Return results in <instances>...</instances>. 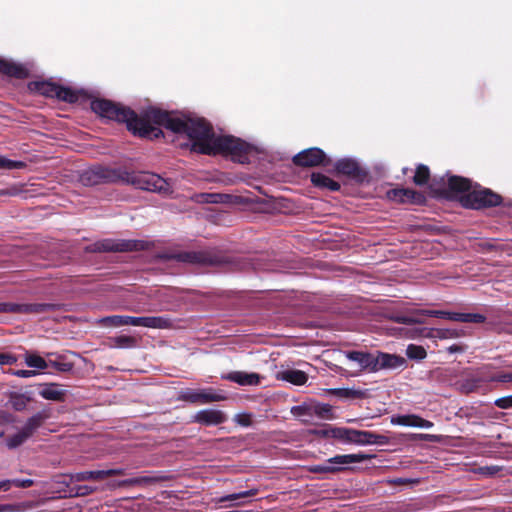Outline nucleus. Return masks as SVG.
<instances>
[{"label":"nucleus","mask_w":512,"mask_h":512,"mask_svg":"<svg viewBox=\"0 0 512 512\" xmlns=\"http://www.w3.org/2000/svg\"><path fill=\"white\" fill-rule=\"evenodd\" d=\"M24 166L25 163L22 161L10 160L0 155V169L13 170L23 168Z\"/></svg>","instance_id":"42"},{"label":"nucleus","mask_w":512,"mask_h":512,"mask_svg":"<svg viewBox=\"0 0 512 512\" xmlns=\"http://www.w3.org/2000/svg\"><path fill=\"white\" fill-rule=\"evenodd\" d=\"M0 72L15 78H25L27 70L19 64L0 58Z\"/></svg>","instance_id":"27"},{"label":"nucleus","mask_w":512,"mask_h":512,"mask_svg":"<svg viewBox=\"0 0 512 512\" xmlns=\"http://www.w3.org/2000/svg\"><path fill=\"white\" fill-rule=\"evenodd\" d=\"M238 423L242 426H249L251 424L250 416L249 415L240 416Z\"/></svg>","instance_id":"60"},{"label":"nucleus","mask_w":512,"mask_h":512,"mask_svg":"<svg viewBox=\"0 0 512 512\" xmlns=\"http://www.w3.org/2000/svg\"><path fill=\"white\" fill-rule=\"evenodd\" d=\"M40 395L49 400L61 399L62 391L56 385H48L42 388Z\"/></svg>","instance_id":"40"},{"label":"nucleus","mask_w":512,"mask_h":512,"mask_svg":"<svg viewBox=\"0 0 512 512\" xmlns=\"http://www.w3.org/2000/svg\"><path fill=\"white\" fill-rule=\"evenodd\" d=\"M481 473L487 476H493L496 475L498 472L501 471V467L499 466H485L480 468Z\"/></svg>","instance_id":"50"},{"label":"nucleus","mask_w":512,"mask_h":512,"mask_svg":"<svg viewBox=\"0 0 512 512\" xmlns=\"http://www.w3.org/2000/svg\"><path fill=\"white\" fill-rule=\"evenodd\" d=\"M411 336L412 337H416V336L428 337V336H430V330L428 328H416V329H414L413 334Z\"/></svg>","instance_id":"54"},{"label":"nucleus","mask_w":512,"mask_h":512,"mask_svg":"<svg viewBox=\"0 0 512 512\" xmlns=\"http://www.w3.org/2000/svg\"><path fill=\"white\" fill-rule=\"evenodd\" d=\"M205 200L207 202L216 203L218 202V198L222 197L221 194H205Z\"/></svg>","instance_id":"59"},{"label":"nucleus","mask_w":512,"mask_h":512,"mask_svg":"<svg viewBox=\"0 0 512 512\" xmlns=\"http://www.w3.org/2000/svg\"><path fill=\"white\" fill-rule=\"evenodd\" d=\"M426 315L429 317L443 318L450 320L452 317V312L443 311V310H427Z\"/></svg>","instance_id":"47"},{"label":"nucleus","mask_w":512,"mask_h":512,"mask_svg":"<svg viewBox=\"0 0 512 512\" xmlns=\"http://www.w3.org/2000/svg\"><path fill=\"white\" fill-rule=\"evenodd\" d=\"M83 362V358H81L78 354L66 351V374L67 373H75L74 367L79 366Z\"/></svg>","instance_id":"38"},{"label":"nucleus","mask_w":512,"mask_h":512,"mask_svg":"<svg viewBox=\"0 0 512 512\" xmlns=\"http://www.w3.org/2000/svg\"><path fill=\"white\" fill-rule=\"evenodd\" d=\"M310 410H311V408H309L307 406L299 405V406H294L292 408L291 412L296 416H302V415L311 414Z\"/></svg>","instance_id":"51"},{"label":"nucleus","mask_w":512,"mask_h":512,"mask_svg":"<svg viewBox=\"0 0 512 512\" xmlns=\"http://www.w3.org/2000/svg\"><path fill=\"white\" fill-rule=\"evenodd\" d=\"M450 320L463 323H484L486 317L479 313L452 312V317H450Z\"/></svg>","instance_id":"30"},{"label":"nucleus","mask_w":512,"mask_h":512,"mask_svg":"<svg viewBox=\"0 0 512 512\" xmlns=\"http://www.w3.org/2000/svg\"><path fill=\"white\" fill-rule=\"evenodd\" d=\"M170 259L191 265L220 267L228 270H238L242 267L239 258L213 249L180 251L171 254Z\"/></svg>","instance_id":"4"},{"label":"nucleus","mask_w":512,"mask_h":512,"mask_svg":"<svg viewBox=\"0 0 512 512\" xmlns=\"http://www.w3.org/2000/svg\"><path fill=\"white\" fill-rule=\"evenodd\" d=\"M184 134L191 140V150L204 155L230 156L241 164L249 162L253 146L232 135L215 137L213 127L203 118H188Z\"/></svg>","instance_id":"2"},{"label":"nucleus","mask_w":512,"mask_h":512,"mask_svg":"<svg viewBox=\"0 0 512 512\" xmlns=\"http://www.w3.org/2000/svg\"><path fill=\"white\" fill-rule=\"evenodd\" d=\"M494 405L500 409L512 408V395L500 397L494 401Z\"/></svg>","instance_id":"45"},{"label":"nucleus","mask_w":512,"mask_h":512,"mask_svg":"<svg viewBox=\"0 0 512 512\" xmlns=\"http://www.w3.org/2000/svg\"><path fill=\"white\" fill-rule=\"evenodd\" d=\"M463 335L464 331L462 329H438L436 331V336L440 339L458 338Z\"/></svg>","instance_id":"41"},{"label":"nucleus","mask_w":512,"mask_h":512,"mask_svg":"<svg viewBox=\"0 0 512 512\" xmlns=\"http://www.w3.org/2000/svg\"><path fill=\"white\" fill-rule=\"evenodd\" d=\"M466 349V346L462 345V344H453L449 347L446 348V351L450 354H453V353H462L464 352Z\"/></svg>","instance_id":"52"},{"label":"nucleus","mask_w":512,"mask_h":512,"mask_svg":"<svg viewBox=\"0 0 512 512\" xmlns=\"http://www.w3.org/2000/svg\"><path fill=\"white\" fill-rule=\"evenodd\" d=\"M122 469L98 470V471H85L74 475H70L71 479L76 480H102L109 476L122 475Z\"/></svg>","instance_id":"25"},{"label":"nucleus","mask_w":512,"mask_h":512,"mask_svg":"<svg viewBox=\"0 0 512 512\" xmlns=\"http://www.w3.org/2000/svg\"><path fill=\"white\" fill-rule=\"evenodd\" d=\"M406 360L404 357L377 351L375 353V372L383 369H396L405 367Z\"/></svg>","instance_id":"16"},{"label":"nucleus","mask_w":512,"mask_h":512,"mask_svg":"<svg viewBox=\"0 0 512 512\" xmlns=\"http://www.w3.org/2000/svg\"><path fill=\"white\" fill-rule=\"evenodd\" d=\"M426 309H419L414 310L408 314H399L392 317V320L399 324H406V325H412V324H423L424 323V317L426 315Z\"/></svg>","instance_id":"26"},{"label":"nucleus","mask_w":512,"mask_h":512,"mask_svg":"<svg viewBox=\"0 0 512 512\" xmlns=\"http://www.w3.org/2000/svg\"><path fill=\"white\" fill-rule=\"evenodd\" d=\"M433 422L429 421V420H426L422 417L419 416V423H418V427L420 428H431L433 427Z\"/></svg>","instance_id":"58"},{"label":"nucleus","mask_w":512,"mask_h":512,"mask_svg":"<svg viewBox=\"0 0 512 512\" xmlns=\"http://www.w3.org/2000/svg\"><path fill=\"white\" fill-rule=\"evenodd\" d=\"M88 100L89 97L83 90L76 91L66 86V103L84 102Z\"/></svg>","instance_id":"36"},{"label":"nucleus","mask_w":512,"mask_h":512,"mask_svg":"<svg viewBox=\"0 0 512 512\" xmlns=\"http://www.w3.org/2000/svg\"><path fill=\"white\" fill-rule=\"evenodd\" d=\"M346 357L355 362L359 371L375 372V354L365 351H348Z\"/></svg>","instance_id":"19"},{"label":"nucleus","mask_w":512,"mask_h":512,"mask_svg":"<svg viewBox=\"0 0 512 512\" xmlns=\"http://www.w3.org/2000/svg\"><path fill=\"white\" fill-rule=\"evenodd\" d=\"M389 441L387 436L376 434L371 431H362V443L361 445H367V444H378V445H385Z\"/></svg>","instance_id":"33"},{"label":"nucleus","mask_w":512,"mask_h":512,"mask_svg":"<svg viewBox=\"0 0 512 512\" xmlns=\"http://www.w3.org/2000/svg\"><path fill=\"white\" fill-rule=\"evenodd\" d=\"M109 346L112 348H135L138 346V339L134 336L119 335L109 338Z\"/></svg>","instance_id":"28"},{"label":"nucleus","mask_w":512,"mask_h":512,"mask_svg":"<svg viewBox=\"0 0 512 512\" xmlns=\"http://www.w3.org/2000/svg\"><path fill=\"white\" fill-rule=\"evenodd\" d=\"M148 248V243L143 240L133 239H103L86 247L88 252H132L143 251Z\"/></svg>","instance_id":"8"},{"label":"nucleus","mask_w":512,"mask_h":512,"mask_svg":"<svg viewBox=\"0 0 512 512\" xmlns=\"http://www.w3.org/2000/svg\"><path fill=\"white\" fill-rule=\"evenodd\" d=\"M28 88L30 91L46 97L64 99L62 96L64 88L49 81H33L28 84Z\"/></svg>","instance_id":"20"},{"label":"nucleus","mask_w":512,"mask_h":512,"mask_svg":"<svg viewBox=\"0 0 512 512\" xmlns=\"http://www.w3.org/2000/svg\"><path fill=\"white\" fill-rule=\"evenodd\" d=\"M99 323L113 327L132 325L154 329H165L171 326V319L164 316L134 317L128 315H112L101 318Z\"/></svg>","instance_id":"5"},{"label":"nucleus","mask_w":512,"mask_h":512,"mask_svg":"<svg viewBox=\"0 0 512 512\" xmlns=\"http://www.w3.org/2000/svg\"><path fill=\"white\" fill-rule=\"evenodd\" d=\"M222 379L237 383L240 386H256L260 384L261 376L257 373L233 371L222 375Z\"/></svg>","instance_id":"21"},{"label":"nucleus","mask_w":512,"mask_h":512,"mask_svg":"<svg viewBox=\"0 0 512 512\" xmlns=\"http://www.w3.org/2000/svg\"><path fill=\"white\" fill-rule=\"evenodd\" d=\"M406 355L412 360H423L427 356V352L423 346L409 344L406 349Z\"/></svg>","instance_id":"37"},{"label":"nucleus","mask_w":512,"mask_h":512,"mask_svg":"<svg viewBox=\"0 0 512 512\" xmlns=\"http://www.w3.org/2000/svg\"><path fill=\"white\" fill-rule=\"evenodd\" d=\"M476 387L477 385L474 382L468 381L467 383L463 384V388L466 392H472Z\"/></svg>","instance_id":"62"},{"label":"nucleus","mask_w":512,"mask_h":512,"mask_svg":"<svg viewBox=\"0 0 512 512\" xmlns=\"http://www.w3.org/2000/svg\"><path fill=\"white\" fill-rule=\"evenodd\" d=\"M372 458H375V455L364 453L339 454L327 459L324 464L309 466L308 471L314 474H335L349 470L346 465L363 462Z\"/></svg>","instance_id":"6"},{"label":"nucleus","mask_w":512,"mask_h":512,"mask_svg":"<svg viewBox=\"0 0 512 512\" xmlns=\"http://www.w3.org/2000/svg\"><path fill=\"white\" fill-rule=\"evenodd\" d=\"M42 422L43 416L40 414L29 418L25 425L18 432L7 438V446L13 449L23 444L41 426Z\"/></svg>","instance_id":"12"},{"label":"nucleus","mask_w":512,"mask_h":512,"mask_svg":"<svg viewBox=\"0 0 512 512\" xmlns=\"http://www.w3.org/2000/svg\"><path fill=\"white\" fill-rule=\"evenodd\" d=\"M82 489H85L86 490V487H80L79 490L75 493V495H84L86 492L85 491H81ZM65 493H66V497H73L74 494H73V489L69 488L68 485H66V490H65Z\"/></svg>","instance_id":"57"},{"label":"nucleus","mask_w":512,"mask_h":512,"mask_svg":"<svg viewBox=\"0 0 512 512\" xmlns=\"http://www.w3.org/2000/svg\"><path fill=\"white\" fill-rule=\"evenodd\" d=\"M14 407H15L16 409H19V408H20V403H14Z\"/></svg>","instance_id":"64"},{"label":"nucleus","mask_w":512,"mask_h":512,"mask_svg":"<svg viewBox=\"0 0 512 512\" xmlns=\"http://www.w3.org/2000/svg\"><path fill=\"white\" fill-rule=\"evenodd\" d=\"M15 375H17L19 377L28 378V377H32V376L36 375V372L33 370H18L15 372Z\"/></svg>","instance_id":"55"},{"label":"nucleus","mask_w":512,"mask_h":512,"mask_svg":"<svg viewBox=\"0 0 512 512\" xmlns=\"http://www.w3.org/2000/svg\"><path fill=\"white\" fill-rule=\"evenodd\" d=\"M226 421V414L221 410L216 409L200 410L193 417V422L205 426L220 425L225 423Z\"/></svg>","instance_id":"17"},{"label":"nucleus","mask_w":512,"mask_h":512,"mask_svg":"<svg viewBox=\"0 0 512 512\" xmlns=\"http://www.w3.org/2000/svg\"><path fill=\"white\" fill-rule=\"evenodd\" d=\"M16 362V357L9 353H0V365H11Z\"/></svg>","instance_id":"49"},{"label":"nucleus","mask_w":512,"mask_h":512,"mask_svg":"<svg viewBox=\"0 0 512 512\" xmlns=\"http://www.w3.org/2000/svg\"><path fill=\"white\" fill-rule=\"evenodd\" d=\"M362 431L346 427H335L331 435L333 439H337L343 443H353L361 445Z\"/></svg>","instance_id":"22"},{"label":"nucleus","mask_w":512,"mask_h":512,"mask_svg":"<svg viewBox=\"0 0 512 512\" xmlns=\"http://www.w3.org/2000/svg\"><path fill=\"white\" fill-rule=\"evenodd\" d=\"M53 308L54 305L46 303H0V313L42 314Z\"/></svg>","instance_id":"14"},{"label":"nucleus","mask_w":512,"mask_h":512,"mask_svg":"<svg viewBox=\"0 0 512 512\" xmlns=\"http://www.w3.org/2000/svg\"><path fill=\"white\" fill-rule=\"evenodd\" d=\"M334 428L335 427H327L325 429L316 431V434L324 438H332L331 432L334 431Z\"/></svg>","instance_id":"53"},{"label":"nucleus","mask_w":512,"mask_h":512,"mask_svg":"<svg viewBox=\"0 0 512 512\" xmlns=\"http://www.w3.org/2000/svg\"><path fill=\"white\" fill-rule=\"evenodd\" d=\"M491 382L508 383L512 382V372H501L490 377Z\"/></svg>","instance_id":"44"},{"label":"nucleus","mask_w":512,"mask_h":512,"mask_svg":"<svg viewBox=\"0 0 512 512\" xmlns=\"http://www.w3.org/2000/svg\"><path fill=\"white\" fill-rule=\"evenodd\" d=\"M93 182H122L135 186L138 189L169 194L172 192L170 184L155 173L144 171H128L121 168L97 166L91 169Z\"/></svg>","instance_id":"3"},{"label":"nucleus","mask_w":512,"mask_h":512,"mask_svg":"<svg viewBox=\"0 0 512 512\" xmlns=\"http://www.w3.org/2000/svg\"><path fill=\"white\" fill-rule=\"evenodd\" d=\"M312 413L317 417L322 419H334V409L333 406L327 403H318L312 407Z\"/></svg>","instance_id":"32"},{"label":"nucleus","mask_w":512,"mask_h":512,"mask_svg":"<svg viewBox=\"0 0 512 512\" xmlns=\"http://www.w3.org/2000/svg\"><path fill=\"white\" fill-rule=\"evenodd\" d=\"M418 439H421V440H433L435 438L434 435H430V434H418L416 435Z\"/></svg>","instance_id":"63"},{"label":"nucleus","mask_w":512,"mask_h":512,"mask_svg":"<svg viewBox=\"0 0 512 512\" xmlns=\"http://www.w3.org/2000/svg\"><path fill=\"white\" fill-rule=\"evenodd\" d=\"M178 399L191 404H208L223 401L226 397L217 393L212 388H206L198 390L187 389L181 392Z\"/></svg>","instance_id":"11"},{"label":"nucleus","mask_w":512,"mask_h":512,"mask_svg":"<svg viewBox=\"0 0 512 512\" xmlns=\"http://www.w3.org/2000/svg\"><path fill=\"white\" fill-rule=\"evenodd\" d=\"M456 416L465 419L472 424H482V420L490 417L484 405L461 407Z\"/></svg>","instance_id":"18"},{"label":"nucleus","mask_w":512,"mask_h":512,"mask_svg":"<svg viewBox=\"0 0 512 512\" xmlns=\"http://www.w3.org/2000/svg\"><path fill=\"white\" fill-rule=\"evenodd\" d=\"M472 191V181L469 178L462 176L452 175L448 178L447 187L434 189L437 196L452 200L458 194H467Z\"/></svg>","instance_id":"10"},{"label":"nucleus","mask_w":512,"mask_h":512,"mask_svg":"<svg viewBox=\"0 0 512 512\" xmlns=\"http://www.w3.org/2000/svg\"><path fill=\"white\" fill-rule=\"evenodd\" d=\"M10 482H12V485L21 488L31 487L34 483L32 479H12Z\"/></svg>","instance_id":"48"},{"label":"nucleus","mask_w":512,"mask_h":512,"mask_svg":"<svg viewBox=\"0 0 512 512\" xmlns=\"http://www.w3.org/2000/svg\"><path fill=\"white\" fill-rule=\"evenodd\" d=\"M460 204L467 209H485L496 207L502 204V196L489 188H482L477 185L467 194L459 197Z\"/></svg>","instance_id":"7"},{"label":"nucleus","mask_w":512,"mask_h":512,"mask_svg":"<svg viewBox=\"0 0 512 512\" xmlns=\"http://www.w3.org/2000/svg\"><path fill=\"white\" fill-rule=\"evenodd\" d=\"M26 364L29 367H34L38 369H44L46 367V362L42 357L32 354L26 356Z\"/></svg>","instance_id":"43"},{"label":"nucleus","mask_w":512,"mask_h":512,"mask_svg":"<svg viewBox=\"0 0 512 512\" xmlns=\"http://www.w3.org/2000/svg\"><path fill=\"white\" fill-rule=\"evenodd\" d=\"M329 393L339 398L346 399H362L365 397V391L350 388H334L330 389Z\"/></svg>","instance_id":"31"},{"label":"nucleus","mask_w":512,"mask_h":512,"mask_svg":"<svg viewBox=\"0 0 512 512\" xmlns=\"http://www.w3.org/2000/svg\"><path fill=\"white\" fill-rule=\"evenodd\" d=\"M387 483L394 486L399 485H409V484H418V479H410V478H393L387 480Z\"/></svg>","instance_id":"46"},{"label":"nucleus","mask_w":512,"mask_h":512,"mask_svg":"<svg viewBox=\"0 0 512 512\" xmlns=\"http://www.w3.org/2000/svg\"><path fill=\"white\" fill-rule=\"evenodd\" d=\"M391 422L401 426L418 427L419 416L415 414L398 415L393 417Z\"/></svg>","instance_id":"35"},{"label":"nucleus","mask_w":512,"mask_h":512,"mask_svg":"<svg viewBox=\"0 0 512 512\" xmlns=\"http://www.w3.org/2000/svg\"><path fill=\"white\" fill-rule=\"evenodd\" d=\"M386 197L398 204H414L422 205L426 202V197L422 192L410 189V188H394L390 189L386 193Z\"/></svg>","instance_id":"13"},{"label":"nucleus","mask_w":512,"mask_h":512,"mask_svg":"<svg viewBox=\"0 0 512 512\" xmlns=\"http://www.w3.org/2000/svg\"><path fill=\"white\" fill-rule=\"evenodd\" d=\"M12 486V482H10V480H3V481H0V491L3 490V491H8Z\"/></svg>","instance_id":"61"},{"label":"nucleus","mask_w":512,"mask_h":512,"mask_svg":"<svg viewBox=\"0 0 512 512\" xmlns=\"http://www.w3.org/2000/svg\"><path fill=\"white\" fill-rule=\"evenodd\" d=\"M18 511L17 506L13 504H0V512H15Z\"/></svg>","instance_id":"56"},{"label":"nucleus","mask_w":512,"mask_h":512,"mask_svg":"<svg viewBox=\"0 0 512 512\" xmlns=\"http://www.w3.org/2000/svg\"><path fill=\"white\" fill-rule=\"evenodd\" d=\"M167 477L162 475H149V476H138L123 481V484L134 486V485H151L166 481Z\"/></svg>","instance_id":"29"},{"label":"nucleus","mask_w":512,"mask_h":512,"mask_svg":"<svg viewBox=\"0 0 512 512\" xmlns=\"http://www.w3.org/2000/svg\"><path fill=\"white\" fill-rule=\"evenodd\" d=\"M311 182L314 187L322 190L334 192L340 190L341 188L340 184L337 181L331 179L330 177L320 172H313L311 174Z\"/></svg>","instance_id":"23"},{"label":"nucleus","mask_w":512,"mask_h":512,"mask_svg":"<svg viewBox=\"0 0 512 512\" xmlns=\"http://www.w3.org/2000/svg\"><path fill=\"white\" fill-rule=\"evenodd\" d=\"M258 489L253 488L239 493L226 495L219 499V502L235 501L242 498L254 497L258 494Z\"/></svg>","instance_id":"39"},{"label":"nucleus","mask_w":512,"mask_h":512,"mask_svg":"<svg viewBox=\"0 0 512 512\" xmlns=\"http://www.w3.org/2000/svg\"><path fill=\"white\" fill-rule=\"evenodd\" d=\"M276 378L297 386L304 385L308 381V375L304 371L297 369L280 371L277 373Z\"/></svg>","instance_id":"24"},{"label":"nucleus","mask_w":512,"mask_h":512,"mask_svg":"<svg viewBox=\"0 0 512 512\" xmlns=\"http://www.w3.org/2000/svg\"><path fill=\"white\" fill-rule=\"evenodd\" d=\"M90 108L102 118L125 123L128 131L144 139L153 140L164 136L163 131L153 124L176 134H184L187 128L188 117L156 107H150L138 115L134 110L120 103L108 99H92Z\"/></svg>","instance_id":"1"},{"label":"nucleus","mask_w":512,"mask_h":512,"mask_svg":"<svg viewBox=\"0 0 512 512\" xmlns=\"http://www.w3.org/2000/svg\"><path fill=\"white\" fill-rule=\"evenodd\" d=\"M292 162L297 167L308 168L328 166L331 163V160L322 149L318 147H311L297 153L292 158Z\"/></svg>","instance_id":"9"},{"label":"nucleus","mask_w":512,"mask_h":512,"mask_svg":"<svg viewBox=\"0 0 512 512\" xmlns=\"http://www.w3.org/2000/svg\"><path fill=\"white\" fill-rule=\"evenodd\" d=\"M430 179V170L428 166L424 164H419L416 168L415 175L413 177V182L418 186H423L428 183Z\"/></svg>","instance_id":"34"},{"label":"nucleus","mask_w":512,"mask_h":512,"mask_svg":"<svg viewBox=\"0 0 512 512\" xmlns=\"http://www.w3.org/2000/svg\"><path fill=\"white\" fill-rule=\"evenodd\" d=\"M337 173L348 176L357 182H363L367 178V172L352 159H340L335 163Z\"/></svg>","instance_id":"15"}]
</instances>
